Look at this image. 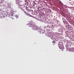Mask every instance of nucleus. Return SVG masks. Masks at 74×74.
<instances>
[{"label":"nucleus","instance_id":"obj_1","mask_svg":"<svg viewBox=\"0 0 74 74\" xmlns=\"http://www.w3.org/2000/svg\"><path fill=\"white\" fill-rule=\"evenodd\" d=\"M27 25H28V26L29 27H31L33 30H37L38 32L40 33H42V29L38 26H35L34 23L33 22H31L29 23H28Z\"/></svg>","mask_w":74,"mask_h":74},{"label":"nucleus","instance_id":"obj_2","mask_svg":"<svg viewBox=\"0 0 74 74\" xmlns=\"http://www.w3.org/2000/svg\"><path fill=\"white\" fill-rule=\"evenodd\" d=\"M28 8H30V7H28L27 9V11L28 12H27L25 11H24V13H25V14L26 15H29V16H31V15H32V13H33V10H29V9H28Z\"/></svg>","mask_w":74,"mask_h":74},{"label":"nucleus","instance_id":"obj_3","mask_svg":"<svg viewBox=\"0 0 74 74\" xmlns=\"http://www.w3.org/2000/svg\"><path fill=\"white\" fill-rule=\"evenodd\" d=\"M8 12L6 11L4 14L3 13L1 14L0 15V17L1 18H3L5 17H7L8 16Z\"/></svg>","mask_w":74,"mask_h":74},{"label":"nucleus","instance_id":"obj_4","mask_svg":"<svg viewBox=\"0 0 74 74\" xmlns=\"http://www.w3.org/2000/svg\"><path fill=\"white\" fill-rule=\"evenodd\" d=\"M20 8L21 10H22L23 12H24V11H24V10H25V8H26L25 7V5H20Z\"/></svg>","mask_w":74,"mask_h":74},{"label":"nucleus","instance_id":"obj_5","mask_svg":"<svg viewBox=\"0 0 74 74\" xmlns=\"http://www.w3.org/2000/svg\"><path fill=\"white\" fill-rule=\"evenodd\" d=\"M59 48L60 49H64V46L62 45L59 46Z\"/></svg>","mask_w":74,"mask_h":74},{"label":"nucleus","instance_id":"obj_6","mask_svg":"<svg viewBox=\"0 0 74 74\" xmlns=\"http://www.w3.org/2000/svg\"><path fill=\"white\" fill-rule=\"evenodd\" d=\"M74 50V48L72 47L70 49V50L71 51H73Z\"/></svg>","mask_w":74,"mask_h":74},{"label":"nucleus","instance_id":"obj_7","mask_svg":"<svg viewBox=\"0 0 74 74\" xmlns=\"http://www.w3.org/2000/svg\"><path fill=\"white\" fill-rule=\"evenodd\" d=\"M16 4H19V2H16Z\"/></svg>","mask_w":74,"mask_h":74},{"label":"nucleus","instance_id":"obj_8","mask_svg":"<svg viewBox=\"0 0 74 74\" xmlns=\"http://www.w3.org/2000/svg\"><path fill=\"white\" fill-rule=\"evenodd\" d=\"M53 43H54V44H55V41H53Z\"/></svg>","mask_w":74,"mask_h":74},{"label":"nucleus","instance_id":"obj_9","mask_svg":"<svg viewBox=\"0 0 74 74\" xmlns=\"http://www.w3.org/2000/svg\"><path fill=\"white\" fill-rule=\"evenodd\" d=\"M12 19H14V16H12Z\"/></svg>","mask_w":74,"mask_h":74},{"label":"nucleus","instance_id":"obj_10","mask_svg":"<svg viewBox=\"0 0 74 74\" xmlns=\"http://www.w3.org/2000/svg\"><path fill=\"white\" fill-rule=\"evenodd\" d=\"M25 2H26V0H24Z\"/></svg>","mask_w":74,"mask_h":74},{"label":"nucleus","instance_id":"obj_11","mask_svg":"<svg viewBox=\"0 0 74 74\" xmlns=\"http://www.w3.org/2000/svg\"><path fill=\"white\" fill-rule=\"evenodd\" d=\"M1 9H0V11H1Z\"/></svg>","mask_w":74,"mask_h":74},{"label":"nucleus","instance_id":"obj_12","mask_svg":"<svg viewBox=\"0 0 74 74\" xmlns=\"http://www.w3.org/2000/svg\"><path fill=\"white\" fill-rule=\"evenodd\" d=\"M72 40L73 41H74V40Z\"/></svg>","mask_w":74,"mask_h":74}]
</instances>
